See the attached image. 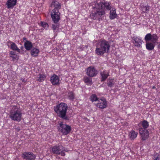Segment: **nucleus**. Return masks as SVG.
Wrapping results in <instances>:
<instances>
[{
	"label": "nucleus",
	"mask_w": 160,
	"mask_h": 160,
	"mask_svg": "<svg viewBox=\"0 0 160 160\" xmlns=\"http://www.w3.org/2000/svg\"><path fill=\"white\" fill-rule=\"evenodd\" d=\"M100 74L102 77V81L105 80L109 76L108 72L106 71H103L101 72Z\"/></svg>",
	"instance_id": "obj_17"
},
{
	"label": "nucleus",
	"mask_w": 160,
	"mask_h": 160,
	"mask_svg": "<svg viewBox=\"0 0 160 160\" xmlns=\"http://www.w3.org/2000/svg\"><path fill=\"white\" fill-rule=\"evenodd\" d=\"M60 79L55 74H54L50 78L51 83L54 85H58L59 83Z\"/></svg>",
	"instance_id": "obj_13"
},
{
	"label": "nucleus",
	"mask_w": 160,
	"mask_h": 160,
	"mask_svg": "<svg viewBox=\"0 0 160 160\" xmlns=\"http://www.w3.org/2000/svg\"><path fill=\"white\" fill-rule=\"evenodd\" d=\"M52 152L56 154L60 155L62 156H65V152H67L68 150L67 148L63 147L61 145L55 146L52 148Z\"/></svg>",
	"instance_id": "obj_5"
},
{
	"label": "nucleus",
	"mask_w": 160,
	"mask_h": 160,
	"mask_svg": "<svg viewBox=\"0 0 160 160\" xmlns=\"http://www.w3.org/2000/svg\"><path fill=\"white\" fill-rule=\"evenodd\" d=\"M16 54L15 52H14L13 51H11L10 52V56H13Z\"/></svg>",
	"instance_id": "obj_34"
},
{
	"label": "nucleus",
	"mask_w": 160,
	"mask_h": 160,
	"mask_svg": "<svg viewBox=\"0 0 160 160\" xmlns=\"http://www.w3.org/2000/svg\"><path fill=\"white\" fill-rule=\"evenodd\" d=\"M51 7L54 8L53 9L58 10L61 8V5L58 2L55 0H52L51 4Z\"/></svg>",
	"instance_id": "obj_15"
},
{
	"label": "nucleus",
	"mask_w": 160,
	"mask_h": 160,
	"mask_svg": "<svg viewBox=\"0 0 160 160\" xmlns=\"http://www.w3.org/2000/svg\"><path fill=\"white\" fill-rule=\"evenodd\" d=\"M138 134V132L134 130H132L129 132V136L131 139H133L137 137Z\"/></svg>",
	"instance_id": "obj_20"
},
{
	"label": "nucleus",
	"mask_w": 160,
	"mask_h": 160,
	"mask_svg": "<svg viewBox=\"0 0 160 160\" xmlns=\"http://www.w3.org/2000/svg\"><path fill=\"white\" fill-rule=\"evenodd\" d=\"M95 104L98 108H104L106 107L107 102L105 99H100L98 100L97 102H95Z\"/></svg>",
	"instance_id": "obj_10"
},
{
	"label": "nucleus",
	"mask_w": 160,
	"mask_h": 160,
	"mask_svg": "<svg viewBox=\"0 0 160 160\" xmlns=\"http://www.w3.org/2000/svg\"><path fill=\"white\" fill-rule=\"evenodd\" d=\"M39 52V50L38 49L34 48L31 50V54L33 57H36L38 56Z\"/></svg>",
	"instance_id": "obj_22"
},
{
	"label": "nucleus",
	"mask_w": 160,
	"mask_h": 160,
	"mask_svg": "<svg viewBox=\"0 0 160 160\" xmlns=\"http://www.w3.org/2000/svg\"><path fill=\"white\" fill-rule=\"evenodd\" d=\"M17 130V131H19L20 130V129L19 128H16Z\"/></svg>",
	"instance_id": "obj_37"
},
{
	"label": "nucleus",
	"mask_w": 160,
	"mask_h": 160,
	"mask_svg": "<svg viewBox=\"0 0 160 160\" xmlns=\"http://www.w3.org/2000/svg\"><path fill=\"white\" fill-rule=\"evenodd\" d=\"M158 37L156 34L152 35L149 33L147 34L145 37L146 41H151L153 43H155L158 41Z\"/></svg>",
	"instance_id": "obj_7"
},
{
	"label": "nucleus",
	"mask_w": 160,
	"mask_h": 160,
	"mask_svg": "<svg viewBox=\"0 0 160 160\" xmlns=\"http://www.w3.org/2000/svg\"><path fill=\"white\" fill-rule=\"evenodd\" d=\"M60 13L58 10L53 9L51 14V17L55 23H57L60 19Z\"/></svg>",
	"instance_id": "obj_8"
},
{
	"label": "nucleus",
	"mask_w": 160,
	"mask_h": 160,
	"mask_svg": "<svg viewBox=\"0 0 160 160\" xmlns=\"http://www.w3.org/2000/svg\"><path fill=\"white\" fill-rule=\"evenodd\" d=\"M25 47L26 50H29L31 49L32 47V43L29 41H27L24 43Z\"/></svg>",
	"instance_id": "obj_21"
},
{
	"label": "nucleus",
	"mask_w": 160,
	"mask_h": 160,
	"mask_svg": "<svg viewBox=\"0 0 160 160\" xmlns=\"http://www.w3.org/2000/svg\"><path fill=\"white\" fill-rule=\"evenodd\" d=\"M98 72L93 67H90L87 69V74L90 77H93L97 74Z\"/></svg>",
	"instance_id": "obj_11"
},
{
	"label": "nucleus",
	"mask_w": 160,
	"mask_h": 160,
	"mask_svg": "<svg viewBox=\"0 0 160 160\" xmlns=\"http://www.w3.org/2000/svg\"><path fill=\"white\" fill-rule=\"evenodd\" d=\"M84 80L85 82L88 85H91L92 83V79L87 77H85Z\"/></svg>",
	"instance_id": "obj_26"
},
{
	"label": "nucleus",
	"mask_w": 160,
	"mask_h": 160,
	"mask_svg": "<svg viewBox=\"0 0 160 160\" xmlns=\"http://www.w3.org/2000/svg\"><path fill=\"white\" fill-rule=\"evenodd\" d=\"M9 118L12 120L18 122L21 120L22 118V113L17 106L13 107L10 112Z\"/></svg>",
	"instance_id": "obj_4"
},
{
	"label": "nucleus",
	"mask_w": 160,
	"mask_h": 160,
	"mask_svg": "<svg viewBox=\"0 0 160 160\" xmlns=\"http://www.w3.org/2000/svg\"><path fill=\"white\" fill-rule=\"evenodd\" d=\"M154 160H160L159 157V156L156 157Z\"/></svg>",
	"instance_id": "obj_35"
},
{
	"label": "nucleus",
	"mask_w": 160,
	"mask_h": 160,
	"mask_svg": "<svg viewBox=\"0 0 160 160\" xmlns=\"http://www.w3.org/2000/svg\"><path fill=\"white\" fill-rule=\"evenodd\" d=\"M38 76V80L39 82L43 81L46 78L44 74H40Z\"/></svg>",
	"instance_id": "obj_28"
},
{
	"label": "nucleus",
	"mask_w": 160,
	"mask_h": 160,
	"mask_svg": "<svg viewBox=\"0 0 160 160\" xmlns=\"http://www.w3.org/2000/svg\"><path fill=\"white\" fill-rule=\"evenodd\" d=\"M10 57L12 58L13 61H17L18 59V56L16 54L13 56H10Z\"/></svg>",
	"instance_id": "obj_31"
},
{
	"label": "nucleus",
	"mask_w": 160,
	"mask_h": 160,
	"mask_svg": "<svg viewBox=\"0 0 160 160\" xmlns=\"http://www.w3.org/2000/svg\"><path fill=\"white\" fill-rule=\"evenodd\" d=\"M90 99L92 102L95 101V102H97L98 100H99L95 94H92V95L90 97Z\"/></svg>",
	"instance_id": "obj_27"
},
{
	"label": "nucleus",
	"mask_w": 160,
	"mask_h": 160,
	"mask_svg": "<svg viewBox=\"0 0 160 160\" xmlns=\"http://www.w3.org/2000/svg\"><path fill=\"white\" fill-rule=\"evenodd\" d=\"M139 131L142 140H144L148 138L149 134L148 130H145L142 127H140L139 128Z\"/></svg>",
	"instance_id": "obj_9"
},
{
	"label": "nucleus",
	"mask_w": 160,
	"mask_h": 160,
	"mask_svg": "<svg viewBox=\"0 0 160 160\" xmlns=\"http://www.w3.org/2000/svg\"><path fill=\"white\" fill-rule=\"evenodd\" d=\"M110 5L109 3L108 2L97 3L96 4L95 6L93 7V10L90 15V17L93 19H96L104 15L105 13L104 10H110L111 8Z\"/></svg>",
	"instance_id": "obj_1"
},
{
	"label": "nucleus",
	"mask_w": 160,
	"mask_h": 160,
	"mask_svg": "<svg viewBox=\"0 0 160 160\" xmlns=\"http://www.w3.org/2000/svg\"><path fill=\"white\" fill-rule=\"evenodd\" d=\"M56 23L52 25V28L54 32H58L59 30V25Z\"/></svg>",
	"instance_id": "obj_24"
},
{
	"label": "nucleus",
	"mask_w": 160,
	"mask_h": 160,
	"mask_svg": "<svg viewBox=\"0 0 160 160\" xmlns=\"http://www.w3.org/2000/svg\"><path fill=\"white\" fill-rule=\"evenodd\" d=\"M108 84L109 87H113V80H109L108 82Z\"/></svg>",
	"instance_id": "obj_33"
},
{
	"label": "nucleus",
	"mask_w": 160,
	"mask_h": 160,
	"mask_svg": "<svg viewBox=\"0 0 160 160\" xmlns=\"http://www.w3.org/2000/svg\"><path fill=\"white\" fill-rule=\"evenodd\" d=\"M17 0H8L6 5L8 8H12L15 5Z\"/></svg>",
	"instance_id": "obj_14"
},
{
	"label": "nucleus",
	"mask_w": 160,
	"mask_h": 160,
	"mask_svg": "<svg viewBox=\"0 0 160 160\" xmlns=\"http://www.w3.org/2000/svg\"><path fill=\"white\" fill-rule=\"evenodd\" d=\"M23 158L26 160H34L35 156L32 153L30 152H25L22 154Z\"/></svg>",
	"instance_id": "obj_12"
},
{
	"label": "nucleus",
	"mask_w": 160,
	"mask_h": 160,
	"mask_svg": "<svg viewBox=\"0 0 160 160\" xmlns=\"http://www.w3.org/2000/svg\"><path fill=\"white\" fill-rule=\"evenodd\" d=\"M140 125H141L142 127H143L142 128L144 129H145V130H147L146 129L149 126V124L148 122L146 120L143 121L141 123H139L138 124V126L140 127Z\"/></svg>",
	"instance_id": "obj_19"
},
{
	"label": "nucleus",
	"mask_w": 160,
	"mask_h": 160,
	"mask_svg": "<svg viewBox=\"0 0 160 160\" xmlns=\"http://www.w3.org/2000/svg\"><path fill=\"white\" fill-rule=\"evenodd\" d=\"M69 98L71 100H73L74 98V95L72 92H70L68 93Z\"/></svg>",
	"instance_id": "obj_32"
},
{
	"label": "nucleus",
	"mask_w": 160,
	"mask_h": 160,
	"mask_svg": "<svg viewBox=\"0 0 160 160\" xmlns=\"http://www.w3.org/2000/svg\"><path fill=\"white\" fill-rule=\"evenodd\" d=\"M21 80L23 82H26V80L24 78H21Z\"/></svg>",
	"instance_id": "obj_36"
},
{
	"label": "nucleus",
	"mask_w": 160,
	"mask_h": 160,
	"mask_svg": "<svg viewBox=\"0 0 160 160\" xmlns=\"http://www.w3.org/2000/svg\"><path fill=\"white\" fill-rule=\"evenodd\" d=\"M154 43L152 42H147L146 44V47L147 49L149 50H151L154 48L155 45Z\"/></svg>",
	"instance_id": "obj_23"
},
{
	"label": "nucleus",
	"mask_w": 160,
	"mask_h": 160,
	"mask_svg": "<svg viewBox=\"0 0 160 160\" xmlns=\"http://www.w3.org/2000/svg\"><path fill=\"white\" fill-rule=\"evenodd\" d=\"M141 8L142 11L144 12H147L149 11V8L148 6H142Z\"/></svg>",
	"instance_id": "obj_29"
},
{
	"label": "nucleus",
	"mask_w": 160,
	"mask_h": 160,
	"mask_svg": "<svg viewBox=\"0 0 160 160\" xmlns=\"http://www.w3.org/2000/svg\"><path fill=\"white\" fill-rule=\"evenodd\" d=\"M41 25L43 28L44 29H47L48 28V24L44 22H42L41 23Z\"/></svg>",
	"instance_id": "obj_30"
},
{
	"label": "nucleus",
	"mask_w": 160,
	"mask_h": 160,
	"mask_svg": "<svg viewBox=\"0 0 160 160\" xmlns=\"http://www.w3.org/2000/svg\"><path fill=\"white\" fill-rule=\"evenodd\" d=\"M68 108V106L66 103L61 102L55 106L54 110L58 116L64 119L67 120L68 118L66 116V113Z\"/></svg>",
	"instance_id": "obj_3"
},
{
	"label": "nucleus",
	"mask_w": 160,
	"mask_h": 160,
	"mask_svg": "<svg viewBox=\"0 0 160 160\" xmlns=\"http://www.w3.org/2000/svg\"><path fill=\"white\" fill-rule=\"evenodd\" d=\"M11 48L13 50L17 51L18 52H20V50L18 47L16 45L14 42H11Z\"/></svg>",
	"instance_id": "obj_25"
},
{
	"label": "nucleus",
	"mask_w": 160,
	"mask_h": 160,
	"mask_svg": "<svg viewBox=\"0 0 160 160\" xmlns=\"http://www.w3.org/2000/svg\"><path fill=\"white\" fill-rule=\"evenodd\" d=\"M134 44L135 46L140 47L142 44V40L140 38L136 37L134 38Z\"/></svg>",
	"instance_id": "obj_16"
},
{
	"label": "nucleus",
	"mask_w": 160,
	"mask_h": 160,
	"mask_svg": "<svg viewBox=\"0 0 160 160\" xmlns=\"http://www.w3.org/2000/svg\"><path fill=\"white\" fill-rule=\"evenodd\" d=\"M109 48L108 42L104 40H100L97 46L96 53L98 55H103L105 53L108 52Z\"/></svg>",
	"instance_id": "obj_2"
},
{
	"label": "nucleus",
	"mask_w": 160,
	"mask_h": 160,
	"mask_svg": "<svg viewBox=\"0 0 160 160\" xmlns=\"http://www.w3.org/2000/svg\"><path fill=\"white\" fill-rule=\"evenodd\" d=\"M59 129L63 134L67 135L70 132L71 128L69 126L63 124L62 122L59 123Z\"/></svg>",
	"instance_id": "obj_6"
},
{
	"label": "nucleus",
	"mask_w": 160,
	"mask_h": 160,
	"mask_svg": "<svg viewBox=\"0 0 160 160\" xmlns=\"http://www.w3.org/2000/svg\"><path fill=\"white\" fill-rule=\"evenodd\" d=\"M117 16V14L116 13L115 9L113 8L110 11V18L111 19H114L116 18Z\"/></svg>",
	"instance_id": "obj_18"
}]
</instances>
